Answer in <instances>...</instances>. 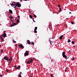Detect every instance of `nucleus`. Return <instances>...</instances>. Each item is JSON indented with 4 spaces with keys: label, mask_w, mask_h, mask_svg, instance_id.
<instances>
[{
    "label": "nucleus",
    "mask_w": 77,
    "mask_h": 77,
    "mask_svg": "<svg viewBox=\"0 0 77 77\" xmlns=\"http://www.w3.org/2000/svg\"><path fill=\"white\" fill-rule=\"evenodd\" d=\"M16 20V18H15V19H14V20Z\"/></svg>",
    "instance_id": "obj_54"
},
{
    "label": "nucleus",
    "mask_w": 77,
    "mask_h": 77,
    "mask_svg": "<svg viewBox=\"0 0 77 77\" xmlns=\"http://www.w3.org/2000/svg\"><path fill=\"white\" fill-rule=\"evenodd\" d=\"M22 76L21 75V74H19V75H18V77H21Z\"/></svg>",
    "instance_id": "obj_18"
},
{
    "label": "nucleus",
    "mask_w": 77,
    "mask_h": 77,
    "mask_svg": "<svg viewBox=\"0 0 77 77\" xmlns=\"http://www.w3.org/2000/svg\"><path fill=\"white\" fill-rule=\"evenodd\" d=\"M12 25H14V23H13Z\"/></svg>",
    "instance_id": "obj_52"
},
{
    "label": "nucleus",
    "mask_w": 77,
    "mask_h": 77,
    "mask_svg": "<svg viewBox=\"0 0 77 77\" xmlns=\"http://www.w3.org/2000/svg\"><path fill=\"white\" fill-rule=\"evenodd\" d=\"M16 6H17L18 8H20V7H21V4L20 2H17L16 3Z\"/></svg>",
    "instance_id": "obj_2"
},
{
    "label": "nucleus",
    "mask_w": 77,
    "mask_h": 77,
    "mask_svg": "<svg viewBox=\"0 0 77 77\" xmlns=\"http://www.w3.org/2000/svg\"><path fill=\"white\" fill-rule=\"evenodd\" d=\"M8 71H9V70H8V69L7 70V72H8Z\"/></svg>",
    "instance_id": "obj_42"
},
{
    "label": "nucleus",
    "mask_w": 77,
    "mask_h": 77,
    "mask_svg": "<svg viewBox=\"0 0 77 77\" xmlns=\"http://www.w3.org/2000/svg\"><path fill=\"white\" fill-rule=\"evenodd\" d=\"M66 19L68 20V18H66Z\"/></svg>",
    "instance_id": "obj_63"
},
{
    "label": "nucleus",
    "mask_w": 77,
    "mask_h": 77,
    "mask_svg": "<svg viewBox=\"0 0 77 77\" xmlns=\"http://www.w3.org/2000/svg\"><path fill=\"white\" fill-rule=\"evenodd\" d=\"M10 61V60H11V59H8V61Z\"/></svg>",
    "instance_id": "obj_43"
},
{
    "label": "nucleus",
    "mask_w": 77,
    "mask_h": 77,
    "mask_svg": "<svg viewBox=\"0 0 77 77\" xmlns=\"http://www.w3.org/2000/svg\"><path fill=\"white\" fill-rule=\"evenodd\" d=\"M21 1H23L22 0H20Z\"/></svg>",
    "instance_id": "obj_60"
},
{
    "label": "nucleus",
    "mask_w": 77,
    "mask_h": 77,
    "mask_svg": "<svg viewBox=\"0 0 77 77\" xmlns=\"http://www.w3.org/2000/svg\"><path fill=\"white\" fill-rule=\"evenodd\" d=\"M6 36V34L5 33H4L2 35V36L4 37H5Z\"/></svg>",
    "instance_id": "obj_9"
},
{
    "label": "nucleus",
    "mask_w": 77,
    "mask_h": 77,
    "mask_svg": "<svg viewBox=\"0 0 77 77\" xmlns=\"http://www.w3.org/2000/svg\"><path fill=\"white\" fill-rule=\"evenodd\" d=\"M1 42H3V38H1Z\"/></svg>",
    "instance_id": "obj_23"
},
{
    "label": "nucleus",
    "mask_w": 77,
    "mask_h": 77,
    "mask_svg": "<svg viewBox=\"0 0 77 77\" xmlns=\"http://www.w3.org/2000/svg\"><path fill=\"white\" fill-rule=\"evenodd\" d=\"M66 71H67V70H66V69H65V72H66Z\"/></svg>",
    "instance_id": "obj_46"
},
{
    "label": "nucleus",
    "mask_w": 77,
    "mask_h": 77,
    "mask_svg": "<svg viewBox=\"0 0 77 77\" xmlns=\"http://www.w3.org/2000/svg\"><path fill=\"white\" fill-rule=\"evenodd\" d=\"M20 68V66L18 67H16V69H18L19 68Z\"/></svg>",
    "instance_id": "obj_13"
},
{
    "label": "nucleus",
    "mask_w": 77,
    "mask_h": 77,
    "mask_svg": "<svg viewBox=\"0 0 77 77\" xmlns=\"http://www.w3.org/2000/svg\"><path fill=\"white\" fill-rule=\"evenodd\" d=\"M51 77H53V74H51Z\"/></svg>",
    "instance_id": "obj_27"
},
{
    "label": "nucleus",
    "mask_w": 77,
    "mask_h": 77,
    "mask_svg": "<svg viewBox=\"0 0 77 77\" xmlns=\"http://www.w3.org/2000/svg\"><path fill=\"white\" fill-rule=\"evenodd\" d=\"M67 69V67H66V69Z\"/></svg>",
    "instance_id": "obj_59"
},
{
    "label": "nucleus",
    "mask_w": 77,
    "mask_h": 77,
    "mask_svg": "<svg viewBox=\"0 0 77 77\" xmlns=\"http://www.w3.org/2000/svg\"><path fill=\"white\" fill-rule=\"evenodd\" d=\"M73 47L75 48V46H73Z\"/></svg>",
    "instance_id": "obj_56"
},
{
    "label": "nucleus",
    "mask_w": 77,
    "mask_h": 77,
    "mask_svg": "<svg viewBox=\"0 0 77 77\" xmlns=\"http://www.w3.org/2000/svg\"><path fill=\"white\" fill-rule=\"evenodd\" d=\"M17 24L16 23H14V25H17Z\"/></svg>",
    "instance_id": "obj_37"
},
{
    "label": "nucleus",
    "mask_w": 77,
    "mask_h": 77,
    "mask_svg": "<svg viewBox=\"0 0 77 77\" xmlns=\"http://www.w3.org/2000/svg\"><path fill=\"white\" fill-rule=\"evenodd\" d=\"M34 43L33 42H31V45H34Z\"/></svg>",
    "instance_id": "obj_20"
},
{
    "label": "nucleus",
    "mask_w": 77,
    "mask_h": 77,
    "mask_svg": "<svg viewBox=\"0 0 77 77\" xmlns=\"http://www.w3.org/2000/svg\"><path fill=\"white\" fill-rule=\"evenodd\" d=\"M10 19L12 21H13V20H12V19Z\"/></svg>",
    "instance_id": "obj_47"
},
{
    "label": "nucleus",
    "mask_w": 77,
    "mask_h": 77,
    "mask_svg": "<svg viewBox=\"0 0 77 77\" xmlns=\"http://www.w3.org/2000/svg\"><path fill=\"white\" fill-rule=\"evenodd\" d=\"M16 65H15V66H14V67L15 68V67H16Z\"/></svg>",
    "instance_id": "obj_45"
},
{
    "label": "nucleus",
    "mask_w": 77,
    "mask_h": 77,
    "mask_svg": "<svg viewBox=\"0 0 77 77\" xmlns=\"http://www.w3.org/2000/svg\"><path fill=\"white\" fill-rule=\"evenodd\" d=\"M27 43L29 45H30V44H31V42H30V41L28 40H27Z\"/></svg>",
    "instance_id": "obj_8"
},
{
    "label": "nucleus",
    "mask_w": 77,
    "mask_h": 77,
    "mask_svg": "<svg viewBox=\"0 0 77 77\" xmlns=\"http://www.w3.org/2000/svg\"><path fill=\"white\" fill-rule=\"evenodd\" d=\"M37 29V27H35V28L34 29V32L35 33H37V31L36 30Z\"/></svg>",
    "instance_id": "obj_7"
},
{
    "label": "nucleus",
    "mask_w": 77,
    "mask_h": 77,
    "mask_svg": "<svg viewBox=\"0 0 77 77\" xmlns=\"http://www.w3.org/2000/svg\"><path fill=\"white\" fill-rule=\"evenodd\" d=\"M51 60L52 61V60H52V59H51Z\"/></svg>",
    "instance_id": "obj_61"
},
{
    "label": "nucleus",
    "mask_w": 77,
    "mask_h": 77,
    "mask_svg": "<svg viewBox=\"0 0 77 77\" xmlns=\"http://www.w3.org/2000/svg\"><path fill=\"white\" fill-rule=\"evenodd\" d=\"M24 1H27V0H24Z\"/></svg>",
    "instance_id": "obj_55"
},
{
    "label": "nucleus",
    "mask_w": 77,
    "mask_h": 77,
    "mask_svg": "<svg viewBox=\"0 0 77 77\" xmlns=\"http://www.w3.org/2000/svg\"><path fill=\"white\" fill-rule=\"evenodd\" d=\"M34 19V18H32V20H33V21H34V22L35 23V21L34 20V19Z\"/></svg>",
    "instance_id": "obj_26"
},
{
    "label": "nucleus",
    "mask_w": 77,
    "mask_h": 77,
    "mask_svg": "<svg viewBox=\"0 0 77 77\" xmlns=\"http://www.w3.org/2000/svg\"><path fill=\"white\" fill-rule=\"evenodd\" d=\"M30 59H31L30 60H29L27 61V62H26L27 63H28V64H29V63H32L33 60L31 58H30Z\"/></svg>",
    "instance_id": "obj_3"
},
{
    "label": "nucleus",
    "mask_w": 77,
    "mask_h": 77,
    "mask_svg": "<svg viewBox=\"0 0 77 77\" xmlns=\"http://www.w3.org/2000/svg\"><path fill=\"white\" fill-rule=\"evenodd\" d=\"M20 74H22V72H20Z\"/></svg>",
    "instance_id": "obj_50"
},
{
    "label": "nucleus",
    "mask_w": 77,
    "mask_h": 77,
    "mask_svg": "<svg viewBox=\"0 0 77 77\" xmlns=\"http://www.w3.org/2000/svg\"><path fill=\"white\" fill-rule=\"evenodd\" d=\"M70 51H69V53H70Z\"/></svg>",
    "instance_id": "obj_49"
},
{
    "label": "nucleus",
    "mask_w": 77,
    "mask_h": 77,
    "mask_svg": "<svg viewBox=\"0 0 77 77\" xmlns=\"http://www.w3.org/2000/svg\"><path fill=\"white\" fill-rule=\"evenodd\" d=\"M14 43H16V41H14Z\"/></svg>",
    "instance_id": "obj_38"
},
{
    "label": "nucleus",
    "mask_w": 77,
    "mask_h": 77,
    "mask_svg": "<svg viewBox=\"0 0 77 77\" xmlns=\"http://www.w3.org/2000/svg\"><path fill=\"white\" fill-rule=\"evenodd\" d=\"M69 14H71V12H70Z\"/></svg>",
    "instance_id": "obj_51"
},
{
    "label": "nucleus",
    "mask_w": 77,
    "mask_h": 77,
    "mask_svg": "<svg viewBox=\"0 0 77 77\" xmlns=\"http://www.w3.org/2000/svg\"><path fill=\"white\" fill-rule=\"evenodd\" d=\"M16 46H17V44H16Z\"/></svg>",
    "instance_id": "obj_58"
},
{
    "label": "nucleus",
    "mask_w": 77,
    "mask_h": 77,
    "mask_svg": "<svg viewBox=\"0 0 77 77\" xmlns=\"http://www.w3.org/2000/svg\"><path fill=\"white\" fill-rule=\"evenodd\" d=\"M59 8L60 9V11H59L58 12H60V11H61V8L60 7V8Z\"/></svg>",
    "instance_id": "obj_15"
},
{
    "label": "nucleus",
    "mask_w": 77,
    "mask_h": 77,
    "mask_svg": "<svg viewBox=\"0 0 77 77\" xmlns=\"http://www.w3.org/2000/svg\"><path fill=\"white\" fill-rule=\"evenodd\" d=\"M19 47L20 48L22 49H23L24 48V46H23L22 44H20L19 45Z\"/></svg>",
    "instance_id": "obj_5"
},
{
    "label": "nucleus",
    "mask_w": 77,
    "mask_h": 77,
    "mask_svg": "<svg viewBox=\"0 0 77 77\" xmlns=\"http://www.w3.org/2000/svg\"><path fill=\"white\" fill-rule=\"evenodd\" d=\"M4 58L5 60H7V61H8L9 60V58L8 57H7V56H5V57H4Z\"/></svg>",
    "instance_id": "obj_6"
},
{
    "label": "nucleus",
    "mask_w": 77,
    "mask_h": 77,
    "mask_svg": "<svg viewBox=\"0 0 77 77\" xmlns=\"http://www.w3.org/2000/svg\"><path fill=\"white\" fill-rule=\"evenodd\" d=\"M17 6H14V8H17Z\"/></svg>",
    "instance_id": "obj_28"
},
{
    "label": "nucleus",
    "mask_w": 77,
    "mask_h": 77,
    "mask_svg": "<svg viewBox=\"0 0 77 77\" xmlns=\"http://www.w3.org/2000/svg\"><path fill=\"white\" fill-rule=\"evenodd\" d=\"M16 4H14L13 5V6H16Z\"/></svg>",
    "instance_id": "obj_30"
},
{
    "label": "nucleus",
    "mask_w": 77,
    "mask_h": 77,
    "mask_svg": "<svg viewBox=\"0 0 77 77\" xmlns=\"http://www.w3.org/2000/svg\"><path fill=\"white\" fill-rule=\"evenodd\" d=\"M29 13H32V11H30V10H29Z\"/></svg>",
    "instance_id": "obj_31"
},
{
    "label": "nucleus",
    "mask_w": 77,
    "mask_h": 77,
    "mask_svg": "<svg viewBox=\"0 0 77 77\" xmlns=\"http://www.w3.org/2000/svg\"><path fill=\"white\" fill-rule=\"evenodd\" d=\"M12 41L13 42H14L15 41L14 40V39Z\"/></svg>",
    "instance_id": "obj_39"
},
{
    "label": "nucleus",
    "mask_w": 77,
    "mask_h": 77,
    "mask_svg": "<svg viewBox=\"0 0 77 77\" xmlns=\"http://www.w3.org/2000/svg\"><path fill=\"white\" fill-rule=\"evenodd\" d=\"M12 21V22L13 23H14V22H13V20Z\"/></svg>",
    "instance_id": "obj_57"
},
{
    "label": "nucleus",
    "mask_w": 77,
    "mask_h": 77,
    "mask_svg": "<svg viewBox=\"0 0 77 77\" xmlns=\"http://www.w3.org/2000/svg\"><path fill=\"white\" fill-rule=\"evenodd\" d=\"M60 6H60V5H58V7H60Z\"/></svg>",
    "instance_id": "obj_35"
},
{
    "label": "nucleus",
    "mask_w": 77,
    "mask_h": 77,
    "mask_svg": "<svg viewBox=\"0 0 77 77\" xmlns=\"http://www.w3.org/2000/svg\"><path fill=\"white\" fill-rule=\"evenodd\" d=\"M1 47V45H0V47Z\"/></svg>",
    "instance_id": "obj_62"
},
{
    "label": "nucleus",
    "mask_w": 77,
    "mask_h": 77,
    "mask_svg": "<svg viewBox=\"0 0 77 77\" xmlns=\"http://www.w3.org/2000/svg\"><path fill=\"white\" fill-rule=\"evenodd\" d=\"M49 40L50 42V45H52V43L54 42H53V38H50V39H49Z\"/></svg>",
    "instance_id": "obj_1"
},
{
    "label": "nucleus",
    "mask_w": 77,
    "mask_h": 77,
    "mask_svg": "<svg viewBox=\"0 0 77 77\" xmlns=\"http://www.w3.org/2000/svg\"><path fill=\"white\" fill-rule=\"evenodd\" d=\"M16 21H17V24H18L19 22V19H17V20H16Z\"/></svg>",
    "instance_id": "obj_14"
},
{
    "label": "nucleus",
    "mask_w": 77,
    "mask_h": 77,
    "mask_svg": "<svg viewBox=\"0 0 77 77\" xmlns=\"http://www.w3.org/2000/svg\"><path fill=\"white\" fill-rule=\"evenodd\" d=\"M33 16H34V17H37V16L35 14H33Z\"/></svg>",
    "instance_id": "obj_22"
},
{
    "label": "nucleus",
    "mask_w": 77,
    "mask_h": 77,
    "mask_svg": "<svg viewBox=\"0 0 77 77\" xmlns=\"http://www.w3.org/2000/svg\"><path fill=\"white\" fill-rule=\"evenodd\" d=\"M32 15H29V17L30 18L32 19Z\"/></svg>",
    "instance_id": "obj_17"
},
{
    "label": "nucleus",
    "mask_w": 77,
    "mask_h": 77,
    "mask_svg": "<svg viewBox=\"0 0 77 77\" xmlns=\"http://www.w3.org/2000/svg\"><path fill=\"white\" fill-rule=\"evenodd\" d=\"M11 61H12V60H11V61H10V62H9V63H11Z\"/></svg>",
    "instance_id": "obj_48"
},
{
    "label": "nucleus",
    "mask_w": 77,
    "mask_h": 77,
    "mask_svg": "<svg viewBox=\"0 0 77 77\" xmlns=\"http://www.w3.org/2000/svg\"><path fill=\"white\" fill-rule=\"evenodd\" d=\"M13 18V17L12 16H11L10 17V19H12Z\"/></svg>",
    "instance_id": "obj_24"
},
{
    "label": "nucleus",
    "mask_w": 77,
    "mask_h": 77,
    "mask_svg": "<svg viewBox=\"0 0 77 77\" xmlns=\"http://www.w3.org/2000/svg\"><path fill=\"white\" fill-rule=\"evenodd\" d=\"M0 38H2V35H1L0 36Z\"/></svg>",
    "instance_id": "obj_34"
},
{
    "label": "nucleus",
    "mask_w": 77,
    "mask_h": 77,
    "mask_svg": "<svg viewBox=\"0 0 77 77\" xmlns=\"http://www.w3.org/2000/svg\"><path fill=\"white\" fill-rule=\"evenodd\" d=\"M3 49H2L1 50V54L3 52Z\"/></svg>",
    "instance_id": "obj_29"
},
{
    "label": "nucleus",
    "mask_w": 77,
    "mask_h": 77,
    "mask_svg": "<svg viewBox=\"0 0 77 77\" xmlns=\"http://www.w3.org/2000/svg\"><path fill=\"white\" fill-rule=\"evenodd\" d=\"M5 32H6L5 31H4L3 32L4 33Z\"/></svg>",
    "instance_id": "obj_53"
},
{
    "label": "nucleus",
    "mask_w": 77,
    "mask_h": 77,
    "mask_svg": "<svg viewBox=\"0 0 77 77\" xmlns=\"http://www.w3.org/2000/svg\"><path fill=\"white\" fill-rule=\"evenodd\" d=\"M72 24H73L74 23L72 21L71 23Z\"/></svg>",
    "instance_id": "obj_32"
},
{
    "label": "nucleus",
    "mask_w": 77,
    "mask_h": 77,
    "mask_svg": "<svg viewBox=\"0 0 77 77\" xmlns=\"http://www.w3.org/2000/svg\"><path fill=\"white\" fill-rule=\"evenodd\" d=\"M74 43H75V42L74 41H72V44H74Z\"/></svg>",
    "instance_id": "obj_25"
},
{
    "label": "nucleus",
    "mask_w": 77,
    "mask_h": 77,
    "mask_svg": "<svg viewBox=\"0 0 77 77\" xmlns=\"http://www.w3.org/2000/svg\"><path fill=\"white\" fill-rule=\"evenodd\" d=\"M10 4H11V6H12V5H13V3L12 4L11 3Z\"/></svg>",
    "instance_id": "obj_36"
},
{
    "label": "nucleus",
    "mask_w": 77,
    "mask_h": 77,
    "mask_svg": "<svg viewBox=\"0 0 77 77\" xmlns=\"http://www.w3.org/2000/svg\"><path fill=\"white\" fill-rule=\"evenodd\" d=\"M16 48H17V46H16Z\"/></svg>",
    "instance_id": "obj_64"
},
{
    "label": "nucleus",
    "mask_w": 77,
    "mask_h": 77,
    "mask_svg": "<svg viewBox=\"0 0 77 77\" xmlns=\"http://www.w3.org/2000/svg\"><path fill=\"white\" fill-rule=\"evenodd\" d=\"M15 25H10V27H12V26H14Z\"/></svg>",
    "instance_id": "obj_21"
},
{
    "label": "nucleus",
    "mask_w": 77,
    "mask_h": 77,
    "mask_svg": "<svg viewBox=\"0 0 77 77\" xmlns=\"http://www.w3.org/2000/svg\"><path fill=\"white\" fill-rule=\"evenodd\" d=\"M18 18L20 17V16L19 15L18 16Z\"/></svg>",
    "instance_id": "obj_44"
},
{
    "label": "nucleus",
    "mask_w": 77,
    "mask_h": 77,
    "mask_svg": "<svg viewBox=\"0 0 77 77\" xmlns=\"http://www.w3.org/2000/svg\"><path fill=\"white\" fill-rule=\"evenodd\" d=\"M9 12L11 14H13V13L12 12V11L11 10H9Z\"/></svg>",
    "instance_id": "obj_10"
},
{
    "label": "nucleus",
    "mask_w": 77,
    "mask_h": 77,
    "mask_svg": "<svg viewBox=\"0 0 77 77\" xmlns=\"http://www.w3.org/2000/svg\"><path fill=\"white\" fill-rule=\"evenodd\" d=\"M63 57L65 58L66 59H67L69 57H68V58H67L66 56L65 55H64V56H63Z\"/></svg>",
    "instance_id": "obj_12"
},
{
    "label": "nucleus",
    "mask_w": 77,
    "mask_h": 77,
    "mask_svg": "<svg viewBox=\"0 0 77 77\" xmlns=\"http://www.w3.org/2000/svg\"><path fill=\"white\" fill-rule=\"evenodd\" d=\"M24 56H28L29 55V53L28 52V51H26L25 53L24 54Z\"/></svg>",
    "instance_id": "obj_4"
},
{
    "label": "nucleus",
    "mask_w": 77,
    "mask_h": 77,
    "mask_svg": "<svg viewBox=\"0 0 77 77\" xmlns=\"http://www.w3.org/2000/svg\"><path fill=\"white\" fill-rule=\"evenodd\" d=\"M63 35H61V36H60L59 38V39L60 40H61L63 38Z\"/></svg>",
    "instance_id": "obj_11"
},
{
    "label": "nucleus",
    "mask_w": 77,
    "mask_h": 77,
    "mask_svg": "<svg viewBox=\"0 0 77 77\" xmlns=\"http://www.w3.org/2000/svg\"><path fill=\"white\" fill-rule=\"evenodd\" d=\"M10 59L12 61V58L11 57H10Z\"/></svg>",
    "instance_id": "obj_33"
},
{
    "label": "nucleus",
    "mask_w": 77,
    "mask_h": 77,
    "mask_svg": "<svg viewBox=\"0 0 77 77\" xmlns=\"http://www.w3.org/2000/svg\"><path fill=\"white\" fill-rule=\"evenodd\" d=\"M0 76L1 77H2V74L0 75Z\"/></svg>",
    "instance_id": "obj_40"
},
{
    "label": "nucleus",
    "mask_w": 77,
    "mask_h": 77,
    "mask_svg": "<svg viewBox=\"0 0 77 77\" xmlns=\"http://www.w3.org/2000/svg\"><path fill=\"white\" fill-rule=\"evenodd\" d=\"M72 60H74V57H73V58H72Z\"/></svg>",
    "instance_id": "obj_41"
},
{
    "label": "nucleus",
    "mask_w": 77,
    "mask_h": 77,
    "mask_svg": "<svg viewBox=\"0 0 77 77\" xmlns=\"http://www.w3.org/2000/svg\"><path fill=\"white\" fill-rule=\"evenodd\" d=\"M71 41L69 39L68 40V43H69V42H70Z\"/></svg>",
    "instance_id": "obj_19"
},
{
    "label": "nucleus",
    "mask_w": 77,
    "mask_h": 77,
    "mask_svg": "<svg viewBox=\"0 0 77 77\" xmlns=\"http://www.w3.org/2000/svg\"><path fill=\"white\" fill-rule=\"evenodd\" d=\"M65 55V52H63L62 53V55L63 56Z\"/></svg>",
    "instance_id": "obj_16"
}]
</instances>
